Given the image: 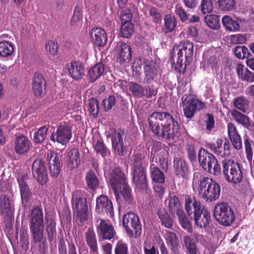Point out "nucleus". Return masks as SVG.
<instances>
[{"mask_svg":"<svg viewBox=\"0 0 254 254\" xmlns=\"http://www.w3.org/2000/svg\"><path fill=\"white\" fill-rule=\"evenodd\" d=\"M49 128L45 126L40 127L33 134V141L36 144H42L44 141L47 135Z\"/></svg>","mask_w":254,"mask_h":254,"instance_id":"de8ad7c7","label":"nucleus"},{"mask_svg":"<svg viewBox=\"0 0 254 254\" xmlns=\"http://www.w3.org/2000/svg\"><path fill=\"white\" fill-rule=\"evenodd\" d=\"M28 178V175L26 173L21 174L17 177L21 200L25 203L29 201L32 196V192L27 185Z\"/></svg>","mask_w":254,"mask_h":254,"instance_id":"5701e85b","label":"nucleus"},{"mask_svg":"<svg viewBox=\"0 0 254 254\" xmlns=\"http://www.w3.org/2000/svg\"><path fill=\"white\" fill-rule=\"evenodd\" d=\"M95 210L99 214H109L111 217L114 216L112 202L106 195H101L97 197Z\"/></svg>","mask_w":254,"mask_h":254,"instance_id":"412c9836","label":"nucleus"},{"mask_svg":"<svg viewBox=\"0 0 254 254\" xmlns=\"http://www.w3.org/2000/svg\"><path fill=\"white\" fill-rule=\"evenodd\" d=\"M164 24L162 27V31L165 34L173 32L177 26L178 22L174 15L166 14L164 17Z\"/></svg>","mask_w":254,"mask_h":254,"instance_id":"58836bf2","label":"nucleus"},{"mask_svg":"<svg viewBox=\"0 0 254 254\" xmlns=\"http://www.w3.org/2000/svg\"><path fill=\"white\" fill-rule=\"evenodd\" d=\"M132 178L138 189H144L147 188L146 173L144 167L133 168Z\"/></svg>","mask_w":254,"mask_h":254,"instance_id":"cd10ccee","label":"nucleus"},{"mask_svg":"<svg viewBox=\"0 0 254 254\" xmlns=\"http://www.w3.org/2000/svg\"><path fill=\"white\" fill-rule=\"evenodd\" d=\"M86 193L84 191L77 190L72 195L71 203L73 210L76 214V218L82 223L87 219L88 206Z\"/></svg>","mask_w":254,"mask_h":254,"instance_id":"0eeeda50","label":"nucleus"},{"mask_svg":"<svg viewBox=\"0 0 254 254\" xmlns=\"http://www.w3.org/2000/svg\"><path fill=\"white\" fill-rule=\"evenodd\" d=\"M119 191H120L123 198L121 200V203H120V205L127 209L132 207L134 205L135 202L131 194V189L128 184H127L121 187L119 189Z\"/></svg>","mask_w":254,"mask_h":254,"instance_id":"a878e982","label":"nucleus"},{"mask_svg":"<svg viewBox=\"0 0 254 254\" xmlns=\"http://www.w3.org/2000/svg\"><path fill=\"white\" fill-rule=\"evenodd\" d=\"M193 220L196 226L199 228H205L211 221V215L207 210H204Z\"/></svg>","mask_w":254,"mask_h":254,"instance_id":"4c0bfd02","label":"nucleus"},{"mask_svg":"<svg viewBox=\"0 0 254 254\" xmlns=\"http://www.w3.org/2000/svg\"><path fill=\"white\" fill-rule=\"evenodd\" d=\"M213 216L220 224L230 226L235 220L234 210L226 202L217 203L214 207Z\"/></svg>","mask_w":254,"mask_h":254,"instance_id":"6e6552de","label":"nucleus"},{"mask_svg":"<svg viewBox=\"0 0 254 254\" xmlns=\"http://www.w3.org/2000/svg\"><path fill=\"white\" fill-rule=\"evenodd\" d=\"M174 168L176 175L179 177L184 178L188 174L187 164L184 159L180 157L174 158Z\"/></svg>","mask_w":254,"mask_h":254,"instance_id":"473e14b6","label":"nucleus"},{"mask_svg":"<svg viewBox=\"0 0 254 254\" xmlns=\"http://www.w3.org/2000/svg\"><path fill=\"white\" fill-rule=\"evenodd\" d=\"M234 53L235 56L239 59H248L251 55L248 49L245 46H236L234 50Z\"/></svg>","mask_w":254,"mask_h":254,"instance_id":"13d9d810","label":"nucleus"},{"mask_svg":"<svg viewBox=\"0 0 254 254\" xmlns=\"http://www.w3.org/2000/svg\"><path fill=\"white\" fill-rule=\"evenodd\" d=\"M90 36L94 45L98 47L104 46L107 42V37L105 31L101 28H93L90 32Z\"/></svg>","mask_w":254,"mask_h":254,"instance_id":"c85d7f7f","label":"nucleus"},{"mask_svg":"<svg viewBox=\"0 0 254 254\" xmlns=\"http://www.w3.org/2000/svg\"><path fill=\"white\" fill-rule=\"evenodd\" d=\"M0 186V209L4 218L12 219L14 212L12 189L9 183L4 181L1 182Z\"/></svg>","mask_w":254,"mask_h":254,"instance_id":"39448f33","label":"nucleus"},{"mask_svg":"<svg viewBox=\"0 0 254 254\" xmlns=\"http://www.w3.org/2000/svg\"><path fill=\"white\" fill-rule=\"evenodd\" d=\"M29 229L33 242L44 245L46 238L44 236V213L41 206H35L30 211Z\"/></svg>","mask_w":254,"mask_h":254,"instance_id":"7ed1b4c3","label":"nucleus"},{"mask_svg":"<svg viewBox=\"0 0 254 254\" xmlns=\"http://www.w3.org/2000/svg\"><path fill=\"white\" fill-rule=\"evenodd\" d=\"M50 175L52 177H57L61 171V161L57 152L51 151L47 154Z\"/></svg>","mask_w":254,"mask_h":254,"instance_id":"393cba45","label":"nucleus"},{"mask_svg":"<svg viewBox=\"0 0 254 254\" xmlns=\"http://www.w3.org/2000/svg\"><path fill=\"white\" fill-rule=\"evenodd\" d=\"M221 192L220 186L207 177L200 179L198 185L199 196L206 202H212L218 199Z\"/></svg>","mask_w":254,"mask_h":254,"instance_id":"20e7f679","label":"nucleus"},{"mask_svg":"<svg viewBox=\"0 0 254 254\" xmlns=\"http://www.w3.org/2000/svg\"><path fill=\"white\" fill-rule=\"evenodd\" d=\"M46 231L47 234L48 241L52 242L56 240V219L50 215H45Z\"/></svg>","mask_w":254,"mask_h":254,"instance_id":"c756f323","label":"nucleus"},{"mask_svg":"<svg viewBox=\"0 0 254 254\" xmlns=\"http://www.w3.org/2000/svg\"><path fill=\"white\" fill-rule=\"evenodd\" d=\"M109 182L114 190L117 200L119 201L118 190L121 187L127 184L125 175L120 168H116L112 171Z\"/></svg>","mask_w":254,"mask_h":254,"instance_id":"4468645a","label":"nucleus"},{"mask_svg":"<svg viewBox=\"0 0 254 254\" xmlns=\"http://www.w3.org/2000/svg\"><path fill=\"white\" fill-rule=\"evenodd\" d=\"M147 121L150 130L158 138L174 139L180 129L178 122L167 112H153Z\"/></svg>","mask_w":254,"mask_h":254,"instance_id":"f257e3e1","label":"nucleus"},{"mask_svg":"<svg viewBox=\"0 0 254 254\" xmlns=\"http://www.w3.org/2000/svg\"><path fill=\"white\" fill-rule=\"evenodd\" d=\"M117 60L121 64L128 63L131 60L132 51L131 47L124 42H118L117 47Z\"/></svg>","mask_w":254,"mask_h":254,"instance_id":"6ab92c4d","label":"nucleus"},{"mask_svg":"<svg viewBox=\"0 0 254 254\" xmlns=\"http://www.w3.org/2000/svg\"><path fill=\"white\" fill-rule=\"evenodd\" d=\"M104 72L105 66L102 62L95 64L94 66L90 68L88 73L90 82L91 83L94 82L103 75Z\"/></svg>","mask_w":254,"mask_h":254,"instance_id":"f704fd0d","label":"nucleus"},{"mask_svg":"<svg viewBox=\"0 0 254 254\" xmlns=\"http://www.w3.org/2000/svg\"><path fill=\"white\" fill-rule=\"evenodd\" d=\"M183 242L185 246L188 254H197V248L194 239L187 235L183 237Z\"/></svg>","mask_w":254,"mask_h":254,"instance_id":"c03bdc74","label":"nucleus"},{"mask_svg":"<svg viewBox=\"0 0 254 254\" xmlns=\"http://www.w3.org/2000/svg\"><path fill=\"white\" fill-rule=\"evenodd\" d=\"M219 7L224 11H232L235 9L236 2L235 0H219Z\"/></svg>","mask_w":254,"mask_h":254,"instance_id":"6e6d98bb","label":"nucleus"},{"mask_svg":"<svg viewBox=\"0 0 254 254\" xmlns=\"http://www.w3.org/2000/svg\"><path fill=\"white\" fill-rule=\"evenodd\" d=\"M252 140L250 137L246 135L244 137V143L245 149L246 156L250 165H251L253 158V152L251 143Z\"/></svg>","mask_w":254,"mask_h":254,"instance_id":"8fccbe9b","label":"nucleus"},{"mask_svg":"<svg viewBox=\"0 0 254 254\" xmlns=\"http://www.w3.org/2000/svg\"><path fill=\"white\" fill-rule=\"evenodd\" d=\"M129 89L131 92L132 95L136 98H141L144 95V88L139 84L130 82Z\"/></svg>","mask_w":254,"mask_h":254,"instance_id":"4d7b16f0","label":"nucleus"},{"mask_svg":"<svg viewBox=\"0 0 254 254\" xmlns=\"http://www.w3.org/2000/svg\"><path fill=\"white\" fill-rule=\"evenodd\" d=\"M206 148L209 149L214 154L221 157H226L230 155L231 146L228 140L223 143L221 138H218L215 142H206Z\"/></svg>","mask_w":254,"mask_h":254,"instance_id":"ddd939ff","label":"nucleus"},{"mask_svg":"<svg viewBox=\"0 0 254 254\" xmlns=\"http://www.w3.org/2000/svg\"><path fill=\"white\" fill-rule=\"evenodd\" d=\"M158 165L165 171L168 169V161L167 155L164 152H161L158 155Z\"/></svg>","mask_w":254,"mask_h":254,"instance_id":"774afa93","label":"nucleus"},{"mask_svg":"<svg viewBox=\"0 0 254 254\" xmlns=\"http://www.w3.org/2000/svg\"><path fill=\"white\" fill-rule=\"evenodd\" d=\"M213 8V3L212 0H201L199 10L203 14L211 13Z\"/></svg>","mask_w":254,"mask_h":254,"instance_id":"bf43d9fd","label":"nucleus"},{"mask_svg":"<svg viewBox=\"0 0 254 254\" xmlns=\"http://www.w3.org/2000/svg\"><path fill=\"white\" fill-rule=\"evenodd\" d=\"M151 177L152 181L157 184H163L165 181L164 173L154 164L150 166Z\"/></svg>","mask_w":254,"mask_h":254,"instance_id":"a19ab883","label":"nucleus"},{"mask_svg":"<svg viewBox=\"0 0 254 254\" xmlns=\"http://www.w3.org/2000/svg\"><path fill=\"white\" fill-rule=\"evenodd\" d=\"M96 230L99 238L103 240H111L114 239L116 234L113 226L104 219H101L96 227Z\"/></svg>","mask_w":254,"mask_h":254,"instance_id":"aec40b11","label":"nucleus"},{"mask_svg":"<svg viewBox=\"0 0 254 254\" xmlns=\"http://www.w3.org/2000/svg\"><path fill=\"white\" fill-rule=\"evenodd\" d=\"M72 136V129L68 126L60 125L55 132H53L50 136V139L54 142L65 145L70 140Z\"/></svg>","mask_w":254,"mask_h":254,"instance_id":"2eb2a0df","label":"nucleus"},{"mask_svg":"<svg viewBox=\"0 0 254 254\" xmlns=\"http://www.w3.org/2000/svg\"><path fill=\"white\" fill-rule=\"evenodd\" d=\"M116 103V100L115 96L110 95L102 101V106L104 108V111L107 112L112 109Z\"/></svg>","mask_w":254,"mask_h":254,"instance_id":"e2e57ef3","label":"nucleus"},{"mask_svg":"<svg viewBox=\"0 0 254 254\" xmlns=\"http://www.w3.org/2000/svg\"><path fill=\"white\" fill-rule=\"evenodd\" d=\"M185 207L188 215L191 220L203 211L201 208L200 202L196 201L194 197H190L189 195L185 197Z\"/></svg>","mask_w":254,"mask_h":254,"instance_id":"4be33fe9","label":"nucleus"},{"mask_svg":"<svg viewBox=\"0 0 254 254\" xmlns=\"http://www.w3.org/2000/svg\"><path fill=\"white\" fill-rule=\"evenodd\" d=\"M68 72L71 77L78 80L84 75V68L83 64L79 62H72L68 65Z\"/></svg>","mask_w":254,"mask_h":254,"instance_id":"2f4dec72","label":"nucleus"},{"mask_svg":"<svg viewBox=\"0 0 254 254\" xmlns=\"http://www.w3.org/2000/svg\"><path fill=\"white\" fill-rule=\"evenodd\" d=\"M179 222L182 227L187 231L189 233H191L193 232L191 223L189 218L184 212L178 216Z\"/></svg>","mask_w":254,"mask_h":254,"instance_id":"5fc2aeb1","label":"nucleus"},{"mask_svg":"<svg viewBox=\"0 0 254 254\" xmlns=\"http://www.w3.org/2000/svg\"><path fill=\"white\" fill-rule=\"evenodd\" d=\"M32 143L29 138L23 134L16 135L13 141V149L16 154L24 155L28 153Z\"/></svg>","mask_w":254,"mask_h":254,"instance_id":"a211bd4d","label":"nucleus"},{"mask_svg":"<svg viewBox=\"0 0 254 254\" xmlns=\"http://www.w3.org/2000/svg\"><path fill=\"white\" fill-rule=\"evenodd\" d=\"M82 18V13L78 6L75 7L73 15L70 20V24L72 26H78Z\"/></svg>","mask_w":254,"mask_h":254,"instance_id":"052dcab7","label":"nucleus"},{"mask_svg":"<svg viewBox=\"0 0 254 254\" xmlns=\"http://www.w3.org/2000/svg\"><path fill=\"white\" fill-rule=\"evenodd\" d=\"M46 88V81L42 74L35 73L32 79V89L35 96H41Z\"/></svg>","mask_w":254,"mask_h":254,"instance_id":"b1692460","label":"nucleus"},{"mask_svg":"<svg viewBox=\"0 0 254 254\" xmlns=\"http://www.w3.org/2000/svg\"><path fill=\"white\" fill-rule=\"evenodd\" d=\"M234 105L237 109L245 112L248 107V101L243 97H240L234 102Z\"/></svg>","mask_w":254,"mask_h":254,"instance_id":"69168bd1","label":"nucleus"},{"mask_svg":"<svg viewBox=\"0 0 254 254\" xmlns=\"http://www.w3.org/2000/svg\"><path fill=\"white\" fill-rule=\"evenodd\" d=\"M183 108L185 116L188 119L193 117L197 111L206 108L205 104L197 98L190 97L183 101Z\"/></svg>","mask_w":254,"mask_h":254,"instance_id":"f8f14e48","label":"nucleus"},{"mask_svg":"<svg viewBox=\"0 0 254 254\" xmlns=\"http://www.w3.org/2000/svg\"><path fill=\"white\" fill-rule=\"evenodd\" d=\"M221 164L224 177L228 182L237 184L242 182L243 172L239 163L231 159H224Z\"/></svg>","mask_w":254,"mask_h":254,"instance_id":"423d86ee","label":"nucleus"},{"mask_svg":"<svg viewBox=\"0 0 254 254\" xmlns=\"http://www.w3.org/2000/svg\"><path fill=\"white\" fill-rule=\"evenodd\" d=\"M125 135V130L124 129H114L111 138L113 151L116 155L120 157L125 156L128 151L127 146L125 141L124 140Z\"/></svg>","mask_w":254,"mask_h":254,"instance_id":"9b49d317","label":"nucleus"},{"mask_svg":"<svg viewBox=\"0 0 254 254\" xmlns=\"http://www.w3.org/2000/svg\"><path fill=\"white\" fill-rule=\"evenodd\" d=\"M32 171L34 177L41 185L46 184L48 174L45 162L42 158L35 159L32 164Z\"/></svg>","mask_w":254,"mask_h":254,"instance_id":"dca6fc26","label":"nucleus"},{"mask_svg":"<svg viewBox=\"0 0 254 254\" xmlns=\"http://www.w3.org/2000/svg\"><path fill=\"white\" fill-rule=\"evenodd\" d=\"M186 151L190 161L192 163L196 162V156L194 145L191 143H187Z\"/></svg>","mask_w":254,"mask_h":254,"instance_id":"338daca9","label":"nucleus"},{"mask_svg":"<svg viewBox=\"0 0 254 254\" xmlns=\"http://www.w3.org/2000/svg\"><path fill=\"white\" fill-rule=\"evenodd\" d=\"M231 115L236 122L244 127H248L251 125L249 118L237 110L235 109L232 110Z\"/></svg>","mask_w":254,"mask_h":254,"instance_id":"37998d69","label":"nucleus"},{"mask_svg":"<svg viewBox=\"0 0 254 254\" xmlns=\"http://www.w3.org/2000/svg\"><path fill=\"white\" fill-rule=\"evenodd\" d=\"M85 240L90 251L94 253H98V244L96 236L93 229L89 228L85 233Z\"/></svg>","mask_w":254,"mask_h":254,"instance_id":"e433bc0d","label":"nucleus"},{"mask_svg":"<svg viewBox=\"0 0 254 254\" xmlns=\"http://www.w3.org/2000/svg\"><path fill=\"white\" fill-rule=\"evenodd\" d=\"M168 208L169 212L173 215L176 214L178 216L185 212L179 197L175 194L169 196Z\"/></svg>","mask_w":254,"mask_h":254,"instance_id":"7c9ffc66","label":"nucleus"},{"mask_svg":"<svg viewBox=\"0 0 254 254\" xmlns=\"http://www.w3.org/2000/svg\"><path fill=\"white\" fill-rule=\"evenodd\" d=\"M144 77L143 82L150 84L157 82L158 78V72L156 63L153 60H145L143 62Z\"/></svg>","mask_w":254,"mask_h":254,"instance_id":"f3484780","label":"nucleus"},{"mask_svg":"<svg viewBox=\"0 0 254 254\" xmlns=\"http://www.w3.org/2000/svg\"><path fill=\"white\" fill-rule=\"evenodd\" d=\"M222 23L226 30L229 31H238L240 29L239 22L233 19L229 15H224L223 17Z\"/></svg>","mask_w":254,"mask_h":254,"instance_id":"ea45409f","label":"nucleus"},{"mask_svg":"<svg viewBox=\"0 0 254 254\" xmlns=\"http://www.w3.org/2000/svg\"><path fill=\"white\" fill-rule=\"evenodd\" d=\"M165 239L167 245L170 247V250L174 253L179 252L180 245L176 234L173 232L167 231Z\"/></svg>","mask_w":254,"mask_h":254,"instance_id":"c9c22d12","label":"nucleus"},{"mask_svg":"<svg viewBox=\"0 0 254 254\" xmlns=\"http://www.w3.org/2000/svg\"><path fill=\"white\" fill-rule=\"evenodd\" d=\"M93 148L97 154L101 155L102 158H105L110 151L102 139L98 140L93 146Z\"/></svg>","mask_w":254,"mask_h":254,"instance_id":"3c124183","label":"nucleus"},{"mask_svg":"<svg viewBox=\"0 0 254 254\" xmlns=\"http://www.w3.org/2000/svg\"><path fill=\"white\" fill-rule=\"evenodd\" d=\"M85 181L87 187L91 190H95L99 186V180L96 175L91 170L86 173Z\"/></svg>","mask_w":254,"mask_h":254,"instance_id":"79ce46f5","label":"nucleus"},{"mask_svg":"<svg viewBox=\"0 0 254 254\" xmlns=\"http://www.w3.org/2000/svg\"><path fill=\"white\" fill-rule=\"evenodd\" d=\"M123 226L130 238H137L141 235L142 226L139 218L133 212H127L123 215Z\"/></svg>","mask_w":254,"mask_h":254,"instance_id":"9d476101","label":"nucleus"},{"mask_svg":"<svg viewBox=\"0 0 254 254\" xmlns=\"http://www.w3.org/2000/svg\"><path fill=\"white\" fill-rule=\"evenodd\" d=\"M198 160L204 171L214 175L220 174L221 169L216 157L205 149L201 148L199 149Z\"/></svg>","mask_w":254,"mask_h":254,"instance_id":"1a4fd4ad","label":"nucleus"},{"mask_svg":"<svg viewBox=\"0 0 254 254\" xmlns=\"http://www.w3.org/2000/svg\"><path fill=\"white\" fill-rule=\"evenodd\" d=\"M134 25L131 22H127L122 24L121 36L124 38H129L134 33Z\"/></svg>","mask_w":254,"mask_h":254,"instance_id":"864d4df0","label":"nucleus"},{"mask_svg":"<svg viewBox=\"0 0 254 254\" xmlns=\"http://www.w3.org/2000/svg\"><path fill=\"white\" fill-rule=\"evenodd\" d=\"M193 49V43L186 40L174 46L171 51L170 62L180 73H184L187 66L192 61Z\"/></svg>","mask_w":254,"mask_h":254,"instance_id":"f03ea898","label":"nucleus"},{"mask_svg":"<svg viewBox=\"0 0 254 254\" xmlns=\"http://www.w3.org/2000/svg\"><path fill=\"white\" fill-rule=\"evenodd\" d=\"M99 102L97 99L94 98H91L88 100V110L89 115L93 116L94 118L98 117L99 111Z\"/></svg>","mask_w":254,"mask_h":254,"instance_id":"603ef678","label":"nucleus"},{"mask_svg":"<svg viewBox=\"0 0 254 254\" xmlns=\"http://www.w3.org/2000/svg\"><path fill=\"white\" fill-rule=\"evenodd\" d=\"M14 52L13 44L7 41L0 42V56L8 57L11 56Z\"/></svg>","mask_w":254,"mask_h":254,"instance_id":"a18cd8bd","label":"nucleus"},{"mask_svg":"<svg viewBox=\"0 0 254 254\" xmlns=\"http://www.w3.org/2000/svg\"><path fill=\"white\" fill-rule=\"evenodd\" d=\"M148 10L149 15L153 22L156 24L160 23L162 21V16L159 9L155 7L150 6Z\"/></svg>","mask_w":254,"mask_h":254,"instance_id":"680f3d73","label":"nucleus"},{"mask_svg":"<svg viewBox=\"0 0 254 254\" xmlns=\"http://www.w3.org/2000/svg\"><path fill=\"white\" fill-rule=\"evenodd\" d=\"M228 134L233 147L237 150L242 148V140L236 126L232 123L227 124Z\"/></svg>","mask_w":254,"mask_h":254,"instance_id":"bb28decb","label":"nucleus"},{"mask_svg":"<svg viewBox=\"0 0 254 254\" xmlns=\"http://www.w3.org/2000/svg\"><path fill=\"white\" fill-rule=\"evenodd\" d=\"M67 157V167L70 169L77 168L80 165V153L78 149H71L68 152Z\"/></svg>","mask_w":254,"mask_h":254,"instance_id":"72a5a7b5","label":"nucleus"},{"mask_svg":"<svg viewBox=\"0 0 254 254\" xmlns=\"http://www.w3.org/2000/svg\"><path fill=\"white\" fill-rule=\"evenodd\" d=\"M115 254H129L127 245L122 241H119L115 248Z\"/></svg>","mask_w":254,"mask_h":254,"instance_id":"0e129e2a","label":"nucleus"},{"mask_svg":"<svg viewBox=\"0 0 254 254\" xmlns=\"http://www.w3.org/2000/svg\"><path fill=\"white\" fill-rule=\"evenodd\" d=\"M207 25L212 29H218L220 27V16L216 14L207 15L204 17Z\"/></svg>","mask_w":254,"mask_h":254,"instance_id":"09e8293b","label":"nucleus"},{"mask_svg":"<svg viewBox=\"0 0 254 254\" xmlns=\"http://www.w3.org/2000/svg\"><path fill=\"white\" fill-rule=\"evenodd\" d=\"M158 215L163 225L169 229L172 228L173 223V219L169 216L165 209H158Z\"/></svg>","mask_w":254,"mask_h":254,"instance_id":"49530a36","label":"nucleus"}]
</instances>
